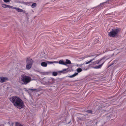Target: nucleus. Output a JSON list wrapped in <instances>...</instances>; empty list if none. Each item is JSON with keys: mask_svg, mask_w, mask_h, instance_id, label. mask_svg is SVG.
Wrapping results in <instances>:
<instances>
[{"mask_svg": "<svg viewBox=\"0 0 126 126\" xmlns=\"http://www.w3.org/2000/svg\"><path fill=\"white\" fill-rule=\"evenodd\" d=\"M103 59L102 58L101 59L98 60L94 62V64H98L99 63H102L101 64L99 65L94 67H93L95 69H98L101 68L102 66L103 65L104 63L105 62V61H102Z\"/></svg>", "mask_w": 126, "mask_h": 126, "instance_id": "obj_5", "label": "nucleus"}, {"mask_svg": "<svg viewBox=\"0 0 126 126\" xmlns=\"http://www.w3.org/2000/svg\"><path fill=\"white\" fill-rule=\"evenodd\" d=\"M55 81V79L52 78L46 77L43 79L42 83L45 85H50L54 83Z\"/></svg>", "mask_w": 126, "mask_h": 126, "instance_id": "obj_3", "label": "nucleus"}, {"mask_svg": "<svg viewBox=\"0 0 126 126\" xmlns=\"http://www.w3.org/2000/svg\"><path fill=\"white\" fill-rule=\"evenodd\" d=\"M98 55H92L91 56H90V55L86 56H85V58H87V57H91V56H95V57H94V58H93V59L90 60H91V61L92 62L93 60H94V59Z\"/></svg>", "mask_w": 126, "mask_h": 126, "instance_id": "obj_11", "label": "nucleus"}, {"mask_svg": "<svg viewBox=\"0 0 126 126\" xmlns=\"http://www.w3.org/2000/svg\"><path fill=\"white\" fill-rule=\"evenodd\" d=\"M91 62V60H90L89 61H88V62H86L85 64H88L89 63H90V62Z\"/></svg>", "mask_w": 126, "mask_h": 126, "instance_id": "obj_25", "label": "nucleus"}, {"mask_svg": "<svg viewBox=\"0 0 126 126\" xmlns=\"http://www.w3.org/2000/svg\"><path fill=\"white\" fill-rule=\"evenodd\" d=\"M86 112H87V113H92V111L91 110H87L86 111Z\"/></svg>", "mask_w": 126, "mask_h": 126, "instance_id": "obj_22", "label": "nucleus"}, {"mask_svg": "<svg viewBox=\"0 0 126 126\" xmlns=\"http://www.w3.org/2000/svg\"><path fill=\"white\" fill-rule=\"evenodd\" d=\"M37 6V4L35 3H34L32 4L31 7L32 8H34L35 7Z\"/></svg>", "mask_w": 126, "mask_h": 126, "instance_id": "obj_18", "label": "nucleus"}, {"mask_svg": "<svg viewBox=\"0 0 126 126\" xmlns=\"http://www.w3.org/2000/svg\"><path fill=\"white\" fill-rule=\"evenodd\" d=\"M10 100L15 107L20 109L24 108L25 107L23 102L18 97L16 96L12 97L10 99Z\"/></svg>", "mask_w": 126, "mask_h": 126, "instance_id": "obj_1", "label": "nucleus"}, {"mask_svg": "<svg viewBox=\"0 0 126 126\" xmlns=\"http://www.w3.org/2000/svg\"><path fill=\"white\" fill-rule=\"evenodd\" d=\"M16 11L19 12H21L23 11V10L18 8H17Z\"/></svg>", "mask_w": 126, "mask_h": 126, "instance_id": "obj_17", "label": "nucleus"}, {"mask_svg": "<svg viewBox=\"0 0 126 126\" xmlns=\"http://www.w3.org/2000/svg\"><path fill=\"white\" fill-rule=\"evenodd\" d=\"M41 66L43 67H46L47 66L46 61V62H42L41 63Z\"/></svg>", "mask_w": 126, "mask_h": 126, "instance_id": "obj_10", "label": "nucleus"}, {"mask_svg": "<svg viewBox=\"0 0 126 126\" xmlns=\"http://www.w3.org/2000/svg\"><path fill=\"white\" fill-rule=\"evenodd\" d=\"M120 30L118 28L112 29L111 31L108 33V35L111 37H114L118 36Z\"/></svg>", "mask_w": 126, "mask_h": 126, "instance_id": "obj_4", "label": "nucleus"}, {"mask_svg": "<svg viewBox=\"0 0 126 126\" xmlns=\"http://www.w3.org/2000/svg\"><path fill=\"white\" fill-rule=\"evenodd\" d=\"M42 74L44 75H49L51 73V72H42Z\"/></svg>", "mask_w": 126, "mask_h": 126, "instance_id": "obj_13", "label": "nucleus"}, {"mask_svg": "<svg viewBox=\"0 0 126 126\" xmlns=\"http://www.w3.org/2000/svg\"><path fill=\"white\" fill-rule=\"evenodd\" d=\"M11 0H3L4 2L7 3L9 2Z\"/></svg>", "mask_w": 126, "mask_h": 126, "instance_id": "obj_24", "label": "nucleus"}, {"mask_svg": "<svg viewBox=\"0 0 126 126\" xmlns=\"http://www.w3.org/2000/svg\"><path fill=\"white\" fill-rule=\"evenodd\" d=\"M51 86V87H54L55 86Z\"/></svg>", "mask_w": 126, "mask_h": 126, "instance_id": "obj_31", "label": "nucleus"}, {"mask_svg": "<svg viewBox=\"0 0 126 126\" xmlns=\"http://www.w3.org/2000/svg\"><path fill=\"white\" fill-rule=\"evenodd\" d=\"M65 63L66 64H66H71V63L70 61L68 59H66V62H65Z\"/></svg>", "mask_w": 126, "mask_h": 126, "instance_id": "obj_14", "label": "nucleus"}, {"mask_svg": "<svg viewBox=\"0 0 126 126\" xmlns=\"http://www.w3.org/2000/svg\"><path fill=\"white\" fill-rule=\"evenodd\" d=\"M8 7L12 9L13 6H10V5H8Z\"/></svg>", "mask_w": 126, "mask_h": 126, "instance_id": "obj_26", "label": "nucleus"}, {"mask_svg": "<svg viewBox=\"0 0 126 126\" xmlns=\"http://www.w3.org/2000/svg\"><path fill=\"white\" fill-rule=\"evenodd\" d=\"M31 90L35 91L36 92L39 91V90L38 89H31Z\"/></svg>", "mask_w": 126, "mask_h": 126, "instance_id": "obj_23", "label": "nucleus"}, {"mask_svg": "<svg viewBox=\"0 0 126 126\" xmlns=\"http://www.w3.org/2000/svg\"><path fill=\"white\" fill-rule=\"evenodd\" d=\"M113 64V63H111L108 66V67H109L110 66H111Z\"/></svg>", "mask_w": 126, "mask_h": 126, "instance_id": "obj_29", "label": "nucleus"}, {"mask_svg": "<svg viewBox=\"0 0 126 126\" xmlns=\"http://www.w3.org/2000/svg\"><path fill=\"white\" fill-rule=\"evenodd\" d=\"M27 65L26 68L27 70L30 69L32 67L33 63V61L29 57H28L26 59Z\"/></svg>", "mask_w": 126, "mask_h": 126, "instance_id": "obj_6", "label": "nucleus"}, {"mask_svg": "<svg viewBox=\"0 0 126 126\" xmlns=\"http://www.w3.org/2000/svg\"><path fill=\"white\" fill-rule=\"evenodd\" d=\"M16 126H23L18 123H16Z\"/></svg>", "mask_w": 126, "mask_h": 126, "instance_id": "obj_21", "label": "nucleus"}, {"mask_svg": "<svg viewBox=\"0 0 126 126\" xmlns=\"http://www.w3.org/2000/svg\"><path fill=\"white\" fill-rule=\"evenodd\" d=\"M82 71V69L80 68H79L77 69V71L78 73H79L80 72H81Z\"/></svg>", "mask_w": 126, "mask_h": 126, "instance_id": "obj_20", "label": "nucleus"}, {"mask_svg": "<svg viewBox=\"0 0 126 126\" xmlns=\"http://www.w3.org/2000/svg\"><path fill=\"white\" fill-rule=\"evenodd\" d=\"M56 63H59L60 64H63L66 65V64L65 63V62L63 60H60V61H59V62L56 61Z\"/></svg>", "mask_w": 126, "mask_h": 126, "instance_id": "obj_9", "label": "nucleus"}, {"mask_svg": "<svg viewBox=\"0 0 126 126\" xmlns=\"http://www.w3.org/2000/svg\"><path fill=\"white\" fill-rule=\"evenodd\" d=\"M17 8V7H13V6L12 8V9H15L16 10Z\"/></svg>", "mask_w": 126, "mask_h": 126, "instance_id": "obj_28", "label": "nucleus"}, {"mask_svg": "<svg viewBox=\"0 0 126 126\" xmlns=\"http://www.w3.org/2000/svg\"><path fill=\"white\" fill-rule=\"evenodd\" d=\"M70 123V122H68V123Z\"/></svg>", "mask_w": 126, "mask_h": 126, "instance_id": "obj_32", "label": "nucleus"}, {"mask_svg": "<svg viewBox=\"0 0 126 126\" xmlns=\"http://www.w3.org/2000/svg\"><path fill=\"white\" fill-rule=\"evenodd\" d=\"M1 5L2 7L4 8H8V5L4 4H2Z\"/></svg>", "mask_w": 126, "mask_h": 126, "instance_id": "obj_19", "label": "nucleus"}, {"mask_svg": "<svg viewBox=\"0 0 126 126\" xmlns=\"http://www.w3.org/2000/svg\"><path fill=\"white\" fill-rule=\"evenodd\" d=\"M47 63V64H52L54 63H55V61H54L53 62H51V61H46Z\"/></svg>", "mask_w": 126, "mask_h": 126, "instance_id": "obj_15", "label": "nucleus"}, {"mask_svg": "<svg viewBox=\"0 0 126 126\" xmlns=\"http://www.w3.org/2000/svg\"><path fill=\"white\" fill-rule=\"evenodd\" d=\"M19 79L20 83L25 85H27L32 80L31 77L25 74L22 75Z\"/></svg>", "mask_w": 126, "mask_h": 126, "instance_id": "obj_2", "label": "nucleus"}, {"mask_svg": "<svg viewBox=\"0 0 126 126\" xmlns=\"http://www.w3.org/2000/svg\"><path fill=\"white\" fill-rule=\"evenodd\" d=\"M85 65V64L84 63H83V64H78L77 65V66H79L80 67H81L83 70H84L86 69V68L83 67V66H84Z\"/></svg>", "mask_w": 126, "mask_h": 126, "instance_id": "obj_12", "label": "nucleus"}, {"mask_svg": "<svg viewBox=\"0 0 126 126\" xmlns=\"http://www.w3.org/2000/svg\"><path fill=\"white\" fill-rule=\"evenodd\" d=\"M83 66V67H85L86 68V67L85 66V65L84 66Z\"/></svg>", "mask_w": 126, "mask_h": 126, "instance_id": "obj_30", "label": "nucleus"}, {"mask_svg": "<svg viewBox=\"0 0 126 126\" xmlns=\"http://www.w3.org/2000/svg\"><path fill=\"white\" fill-rule=\"evenodd\" d=\"M78 74V73H74L73 75H71V76H69V77L70 78H73L75 76H76V75H77Z\"/></svg>", "mask_w": 126, "mask_h": 126, "instance_id": "obj_16", "label": "nucleus"}, {"mask_svg": "<svg viewBox=\"0 0 126 126\" xmlns=\"http://www.w3.org/2000/svg\"><path fill=\"white\" fill-rule=\"evenodd\" d=\"M52 75L54 76H55V71L53 72L52 73Z\"/></svg>", "mask_w": 126, "mask_h": 126, "instance_id": "obj_27", "label": "nucleus"}, {"mask_svg": "<svg viewBox=\"0 0 126 126\" xmlns=\"http://www.w3.org/2000/svg\"><path fill=\"white\" fill-rule=\"evenodd\" d=\"M67 70L66 69H64L61 71H58L57 72H56V76L58 74H60L62 73H67L68 72Z\"/></svg>", "mask_w": 126, "mask_h": 126, "instance_id": "obj_7", "label": "nucleus"}, {"mask_svg": "<svg viewBox=\"0 0 126 126\" xmlns=\"http://www.w3.org/2000/svg\"><path fill=\"white\" fill-rule=\"evenodd\" d=\"M8 80V79L6 77H0V81L1 83L5 82Z\"/></svg>", "mask_w": 126, "mask_h": 126, "instance_id": "obj_8", "label": "nucleus"}]
</instances>
